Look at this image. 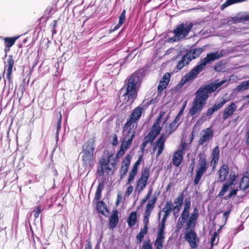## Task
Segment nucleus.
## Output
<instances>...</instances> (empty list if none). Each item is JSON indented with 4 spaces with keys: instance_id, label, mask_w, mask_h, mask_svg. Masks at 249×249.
<instances>
[{
    "instance_id": "nucleus-26",
    "label": "nucleus",
    "mask_w": 249,
    "mask_h": 249,
    "mask_svg": "<svg viewBox=\"0 0 249 249\" xmlns=\"http://www.w3.org/2000/svg\"><path fill=\"white\" fill-rule=\"evenodd\" d=\"M119 222L118 213L117 211H113L109 217V228L113 229L117 226Z\"/></svg>"
},
{
    "instance_id": "nucleus-28",
    "label": "nucleus",
    "mask_w": 249,
    "mask_h": 249,
    "mask_svg": "<svg viewBox=\"0 0 249 249\" xmlns=\"http://www.w3.org/2000/svg\"><path fill=\"white\" fill-rule=\"evenodd\" d=\"M229 173V167L226 164L223 165L219 170V181H224Z\"/></svg>"
},
{
    "instance_id": "nucleus-1",
    "label": "nucleus",
    "mask_w": 249,
    "mask_h": 249,
    "mask_svg": "<svg viewBox=\"0 0 249 249\" xmlns=\"http://www.w3.org/2000/svg\"><path fill=\"white\" fill-rule=\"evenodd\" d=\"M227 80H223L216 83H209L201 86L196 92V96L194 99L192 106L189 110L191 116L199 114L203 109L208 98L209 93H211L226 82Z\"/></svg>"
},
{
    "instance_id": "nucleus-56",
    "label": "nucleus",
    "mask_w": 249,
    "mask_h": 249,
    "mask_svg": "<svg viewBox=\"0 0 249 249\" xmlns=\"http://www.w3.org/2000/svg\"><path fill=\"white\" fill-rule=\"evenodd\" d=\"M230 212L231 211L229 210L224 212V213H223V219L225 220V222L227 221L228 217L229 216Z\"/></svg>"
},
{
    "instance_id": "nucleus-64",
    "label": "nucleus",
    "mask_w": 249,
    "mask_h": 249,
    "mask_svg": "<svg viewBox=\"0 0 249 249\" xmlns=\"http://www.w3.org/2000/svg\"><path fill=\"white\" fill-rule=\"evenodd\" d=\"M184 110V108L182 107L179 111L178 114L180 115V116H181L183 113Z\"/></svg>"
},
{
    "instance_id": "nucleus-39",
    "label": "nucleus",
    "mask_w": 249,
    "mask_h": 249,
    "mask_svg": "<svg viewBox=\"0 0 249 249\" xmlns=\"http://www.w3.org/2000/svg\"><path fill=\"white\" fill-rule=\"evenodd\" d=\"M129 147L127 144L121 143L120 149L116 154V158H120L124 155V151L128 149Z\"/></svg>"
},
{
    "instance_id": "nucleus-7",
    "label": "nucleus",
    "mask_w": 249,
    "mask_h": 249,
    "mask_svg": "<svg viewBox=\"0 0 249 249\" xmlns=\"http://www.w3.org/2000/svg\"><path fill=\"white\" fill-rule=\"evenodd\" d=\"M209 164L206 159L204 157L199 158L196 166V174L194 179V184H198L204 173L207 171Z\"/></svg>"
},
{
    "instance_id": "nucleus-3",
    "label": "nucleus",
    "mask_w": 249,
    "mask_h": 249,
    "mask_svg": "<svg viewBox=\"0 0 249 249\" xmlns=\"http://www.w3.org/2000/svg\"><path fill=\"white\" fill-rule=\"evenodd\" d=\"M140 74L139 72H134L131 74L127 84L124 85L119 91L120 94L124 97L128 104H131L137 96L140 81Z\"/></svg>"
},
{
    "instance_id": "nucleus-35",
    "label": "nucleus",
    "mask_w": 249,
    "mask_h": 249,
    "mask_svg": "<svg viewBox=\"0 0 249 249\" xmlns=\"http://www.w3.org/2000/svg\"><path fill=\"white\" fill-rule=\"evenodd\" d=\"M17 37L11 38V37H5L4 40V43L5 44V52H6L9 50V48L11 47L15 43Z\"/></svg>"
},
{
    "instance_id": "nucleus-24",
    "label": "nucleus",
    "mask_w": 249,
    "mask_h": 249,
    "mask_svg": "<svg viewBox=\"0 0 249 249\" xmlns=\"http://www.w3.org/2000/svg\"><path fill=\"white\" fill-rule=\"evenodd\" d=\"M183 154L181 153L180 151H176L172 158L173 164L177 166L178 167L182 162Z\"/></svg>"
},
{
    "instance_id": "nucleus-62",
    "label": "nucleus",
    "mask_w": 249,
    "mask_h": 249,
    "mask_svg": "<svg viewBox=\"0 0 249 249\" xmlns=\"http://www.w3.org/2000/svg\"><path fill=\"white\" fill-rule=\"evenodd\" d=\"M181 117V116L180 115L177 114L173 121L177 124L180 120Z\"/></svg>"
},
{
    "instance_id": "nucleus-57",
    "label": "nucleus",
    "mask_w": 249,
    "mask_h": 249,
    "mask_svg": "<svg viewBox=\"0 0 249 249\" xmlns=\"http://www.w3.org/2000/svg\"><path fill=\"white\" fill-rule=\"evenodd\" d=\"M195 160L193 159L192 160L191 163H190V164L189 165V169H190V173H193V172L194 171V167H195Z\"/></svg>"
},
{
    "instance_id": "nucleus-27",
    "label": "nucleus",
    "mask_w": 249,
    "mask_h": 249,
    "mask_svg": "<svg viewBox=\"0 0 249 249\" xmlns=\"http://www.w3.org/2000/svg\"><path fill=\"white\" fill-rule=\"evenodd\" d=\"M178 125L179 124H177L176 123L173 121L169 124L168 126L167 125H165L162 131V134H165V135L168 137V136L177 128Z\"/></svg>"
},
{
    "instance_id": "nucleus-19",
    "label": "nucleus",
    "mask_w": 249,
    "mask_h": 249,
    "mask_svg": "<svg viewBox=\"0 0 249 249\" xmlns=\"http://www.w3.org/2000/svg\"><path fill=\"white\" fill-rule=\"evenodd\" d=\"M14 64V59L12 58V56L10 55L7 60V65L5 66V69L7 67L5 74L6 78L8 80L9 85L12 84V73Z\"/></svg>"
},
{
    "instance_id": "nucleus-8",
    "label": "nucleus",
    "mask_w": 249,
    "mask_h": 249,
    "mask_svg": "<svg viewBox=\"0 0 249 249\" xmlns=\"http://www.w3.org/2000/svg\"><path fill=\"white\" fill-rule=\"evenodd\" d=\"M83 161L84 166L87 168L91 166L93 161V154L94 148L92 142H87L83 146Z\"/></svg>"
},
{
    "instance_id": "nucleus-6",
    "label": "nucleus",
    "mask_w": 249,
    "mask_h": 249,
    "mask_svg": "<svg viewBox=\"0 0 249 249\" xmlns=\"http://www.w3.org/2000/svg\"><path fill=\"white\" fill-rule=\"evenodd\" d=\"M136 127L137 126H134V124L126 123L123 127L122 143L130 146L135 135Z\"/></svg>"
},
{
    "instance_id": "nucleus-2",
    "label": "nucleus",
    "mask_w": 249,
    "mask_h": 249,
    "mask_svg": "<svg viewBox=\"0 0 249 249\" xmlns=\"http://www.w3.org/2000/svg\"><path fill=\"white\" fill-rule=\"evenodd\" d=\"M191 205L190 198H185L183 211L176 226L178 230H180L184 224H186V231L195 228L199 216V210L197 207L194 208L193 212L190 215Z\"/></svg>"
},
{
    "instance_id": "nucleus-31",
    "label": "nucleus",
    "mask_w": 249,
    "mask_h": 249,
    "mask_svg": "<svg viewBox=\"0 0 249 249\" xmlns=\"http://www.w3.org/2000/svg\"><path fill=\"white\" fill-rule=\"evenodd\" d=\"M249 20V15H237L234 18H231V20H229L228 22H231L233 23H238L243 21Z\"/></svg>"
},
{
    "instance_id": "nucleus-42",
    "label": "nucleus",
    "mask_w": 249,
    "mask_h": 249,
    "mask_svg": "<svg viewBox=\"0 0 249 249\" xmlns=\"http://www.w3.org/2000/svg\"><path fill=\"white\" fill-rule=\"evenodd\" d=\"M148 229V228L146 227H143L142 229H141L139 233L137 235V239L139 240L140 242L142 241L144 235L147 233Z\"/></svg>"
},
{
    "instance_id": "nucleus-38",
    "label": "nucleus",
    "mask_w": 249,
    "mask_h": 249,
    "mask_svg": "<svg viewBox=\"0 0 249 249\" xmlns=\"http://www.w3.org/2000/svg\"><path fill=\"white\" fill-rule=\"evenodd\" d=\"M104 184L103 182H101L98 184L96 191L94 199L96 200H99V199H100L101 197L102 191L104 189Z\"/></svg>"
},
{
    "instance_id": "nucleus-41",
    "label": "nucleus",
    "mask_w": 249,
    "mask_h": 249,
    "mask_svg": "<svg viewBox=\"0 0 249 249\" xmlns=\"http://www.w3.org/2000/svg\"><path fill=\"white\" fill-rule=\"evenodd\" d=\"M248 89H249V80L242 82L237 87L238 91L245 90Z\"/></svg>"
},
{
    "instance_id": "nucleus-12",
    "label": "nucleus",
    "mask_w": 249,
    "mask_h": 249,
    "mask_svg": "<svg viewBox=\"0 0 249 249\" xmlns=\"http://www.w3.org/2000/svg\"><path fill=\"white\" fill-rule=\"evenodd\" d=\"M223 56L221 53L218 52L208 53L205 57L201 59L198 65L204 70L207 64L210 63L216 60L219 59Z\"/></svg>"
},
{
    "instance_id": "nucleus-34",
    "label": "nucleus",
    "mask_w": 249,
    "mask_h": 249,
    "mask_svg": "<svg viewBox=\"0 0 249 249\" xmlns=\"http://www.w3.org/2000/svg\"><path fill=\"white\" fill-rule=\"evenodd\" d=\"M234 181L235 178L232 179L230 182L224 184L222 186L218 196L221 197L223 196L228 190L229 187L234 184Z\"/></svg>"
},
{
    "instance_id": "nucleus-14",
    "label": "nucleus",
    "mask_w": 249,
    "mask_h": 249,
    "mask_svg": "<svg viewBox=\"0 0 249 249\" xmlns=\"http://www.w3.org/2000/svg\"><path fill=\"white\" fill-rule=\"evenodd\" d=\"M213 137V130L212 127H209L204 129L202 131L201 136L198 141L199 145H202L205 143L209 142Z\"/></svg>"
},
{
    "instance_id": "nucleus-36",
    "label": "nucleus",
    "mask_w": 249,
    "mask_h": 249,
    "mask_svg": "<svg viewBox=\"0 0 249 249\" xmlns=\"http://www.w3.org/2000/svg\"><path fill=\"white\" fill-rule=\"evenodd\" d=\"M97 210L98 212L103 214H105V212H107L106 204L103 201H99L97 203Z\"/></svg>"
},
{
    "instance_id": "nucleus-11",
    "label": "nucleus",
    "mask_w": 249,
    "mask_h": 249,
    "mask_svg": "<svg viewBox=\"0 0 249 249\" xmlns=\"http://www.w3.org/2000/svg\"><path fill=\"white\" fill-rule=\"evenodd\" d=\"M149 177V170L145 168L142 172L141 177L137 181L136 189L139 193L142 192L146 187Z\"/></svg>"
},
{
    "instance_id": "nucleus-37",
    "label": "nucleus",
    "mask_w": 249,
    "mask_h": 249,
    "mask_svg": "<svg viewBox=\"0 0 249 249\" xmlns=\"http://www.w3.org/2000/svg\"><path fill=\"white\" fill-rule=\"evenodd\" d=\"M173 207L172 202L168 201L163 208L162 212H164V214L169 215L171 212L173 211Z\"/></svg>"
},
{
    "instance_id": "nucleus-10",
    "label": "nucleus",
    "mask_w": 249,
    "mask_h": 249,
    "mask_svg": "<svg viewBox=\"0 0 249 249\" xmlns=\"http://www.w3.org/2000/svg\"><path fill=\"white\" fill-rule=\"evenodd\" d=\"M203 70L197 64L182 78L179 83L180 87L183 86L188 82L194 80L196 78L197 75Z\"/></svg>"
},
{
    "instance_id": "nucleus-58",
    "label": "nucleus",
    "mask_w": 249,
    "mask_h": 249,
    "mask_svg": "<svg viewBox=\"0 0 249 249\" xmlns=\"http://www.w3.org/2000/svg\"><path fill=\"white\" fill-rule=\"evenodd\" d=\"M215 112L214 110L213 109V108L212 107L211 108H209L207 110L206 115L207 116H211Z\"/></svg>"
},
{
    "instance_id": "nucleus-9",
    "label": "nucleus",
    "mask_w": 249,
    "mask_h": 249,
    "mask_svg": "<svg viewBox=\"0 0 249 249\" xmlns=\"http://www.w3.org/2000/svg\"><path fill=\"white\" fill-rule=\"evenodd\" d=\"M194 229L191 228L186 230L183 236L184 240L189 243L190 247L192 249L197 248L199 242L197 233Z\"/></svg>"
},
{
    "instance_id": "nucleus-47",
    "label": "nucleus",
    "mask_w": 249,
    "mask_h": 249,
    "mask_svg": "<svg viewBox=\"0 0 249 249\" xmlns=\"http://www.w3.org/2000/svg\"><path fill=\"white\" fill-rule=\"evenodd\" d=\"M125 10H124L119 17V20L118 23L122 25L124 23L125 20Z\"/></svg>"
},
{
    "instance_id": "nucleus-46",
    "label": "nucleus",
    "mask_w": 249,
    "mask_h": 249,
    "mask_svg": "<svg viewBox=\"0 0 249 249\" xmlns=\"http://www.w3.org/2000/svg\"><path fill=\"white\" fill-rule=\"evenodd\" d=\"M61 120H62V116H61V113H60L59 117V119L57 121V124H56V137H58V134H59V132L61 128Z\"/></svg>"
},
{
    "instance_id": "nucleus-13",
    "label": "nucleus",
    "mask_w": 249,
    "mask_h": 249,
    "mask_svg": "<svg viewBox=\"0 0 249 249\" xmlns=\"http://www.w3.org/2000/svg\"><path fill=\"white\" fill-rule=\"evenodd\" d=\"M112 155L104 157L100 160V167L98 169L97 172L99 176H103L105 172L108 173L111 170L109 163L111 161Z\"/></svg>"
},
{
    "instance_id": "nucleus-32",
    "label": "nucleus",
    "mask_w": 249,
    "mask_h": 249,
    "mask_svg": "<svg viewBox=\"0 0 249 249\" xmlns=\"http://www.w3.org/2000/svg\"><path fill=\"white\" fill-rule=\"evenodd\" d=\"M137 221V212H131L127 219L128 225L132 227L136 224Z\"/></svg>"
},
{
    "instance_id": "nucleus-22",
    "label": "nucleus",
    "mask_w": 249,
    "mask_h": 249,
    "mask_svg": "<svg viewBox=\"0 0 249 249\" xmlns=\"http://www.w3.org/2000/svg\"><path fill=\"white\" fill-rule=\"evenodd\" d=\"M169 216V215L164 214V216L158 227V232L157 236L160 237V238L164 240L165 239V233H164V229H165V223L166 222V220L167 218Z\"/></svg>"
},
{
    "instance_id": "nucleus-63",
    "label": "nucleus",
    "mask_w": 249,
    "mask_h": 249,
    "mask_svg": "<svg viewBox=\"0 0 249 249\" xmlns=\"http://www.w3.org/2000/svg\"><path fill=\"white\" fill-rule=\"evenodd\" d=\"M122 26V24H120L119 23H118V24L114 27V28L112 30V32H114L115 31H116L118 30L121 26Z\"/></svg>"
},
{
    "instance_id": "nucleus-25",
    "label": "nucleus",
    "mask_w": 249,
    "mask_h": 249,
    "mask_svg": "<svg viewBox=\"0 0 249 249\" xmlns=\"http://www.w3.org/2000/svg\"><path fill=\"white\" fill-rule=\"evenodd\" d=\"M204 49L202 48H197L192 49L188 51L186 54L191 59V60L198 57L203 52Z\"/></svg>"
},
{
    "instance_id": "nucleus-40",
    "label": "nucleus",
    "mask_w": 249,
    "mask_h": 249,
    "mask_svg": "<svg viewBox=\"0 0 249 249\" xmlns=\"http://www.w3.org/2000/svg\"><path fill=\"white\" fill-rule=\"evenodd\" d=\"M245 1V0H227L221 5V8L224 9L231 4L240 3Z\"/></svg>"
},
{
    "instance_id": "nucleus-4",
    "label": "nucleus",
    "mask_w": 249,
    "mask_h": 249,
    "mask_svg": "<svg viewBox=\"0 0 249 249\" xmlns=\"http://www.w3.org/2000/svg\"><path fill=\"white\" fill-rule=\"evenodd\" d=\"M164 114L165 112L163 111L160 112L148 135L144 138L141 145V149L143 151L144 149L149 142H153L160 132L161 127L160 126V123Z\"/></svg>"
},
{
    "instance_id": "nucleus-23",
    "label": "nucleus",
    "mask_w": 249,
    "mask_h": 249,
    "mask_svg": "<svg viewBox=\"0 0 249 249\" xmlns=\"http://www.w3.org/2000/svg\"><path fill=\"white\" fill-rule=\"evenodd\" d=\"M240 190L246 193H249V173H245L242 177L239 184Z\"/></svg>"
},
{
    "instance_id": "nucleus-29",
    "label": "nucleus",
    "mask_w": 249,
    "mask_h": 249,
    "mask_svg": "<svg viewBox=\"0 0 249 249\" xmlns=\"http://www.w3.org/2000/svg\"><path fill=\"white\" fill-rule=\"evenodd\" d=\"M191 61V59L186 53L182 57L181 60L178 62L177 65V69L178 70H181L185 66L187 65Z\"/></svg>"
},
{
    "instance_id": "nucleus-17",
    "label": "nucleus",
    "mask_w": 249,
    "mask_h": 249,
    "mask_svg": "<svg viewBox=\"0 0 249 249\" xmlns=\"http://www.w3.org/2000/svg\"><path fill=\"white\" fill-rule=\"evenodd\" d=\"M184 195L183 193H181L175 199L173 208V213L175 216H177L182 205Z\"/></svg>"
},
{
    "instance_id": "nucleus-52",
    "label": "nucleus",
    "mask_w": 249,
    "mask_h": 249,
    "mask_svg": "<svg viewBox=\"0 0 249 249\" xmlns=\"http://www.w3.org/2000/svg\"><path fill=\"white\" fill-rule=\"evenodd\" d=\"M237 189H234L231 191L227 196L225 197V199L227 200L228 198L231 197L232 196L236 195L237 193Z\"/></svg>"
},
{
    "instance_id": "nucleus-45",
    "label": "nucleus",
    "mask_w": 249,
    "mask_h": 249,
    "mask_svg": "<svg viewBox=\"0 0 249 249\" xmlns=\"http://www.w3.org/2000/svg\"><path fill=\"white\" fill-rule=\"evenodd\" d=\"M168 84V83H167L166 82L163 81L162 80H160V82L159 85L158 87V91L160 92L162 91L164 89L166 88Z\"/></svg>"
},
{
    "instance_id": "nucleus-30",
    "label": "nucleus",
    "mask_w": 249,
    "mask_h": 249,
    "mask_svg": "<svg viewBox=\"0 0 249 249\" xmlns=\"http://www.w3.org/2000/svg\"><path fill=\"white\" fill-rule=\"evenodd\" d=\"M156 201L157 198L156 197H153L149 200L145 208L144 213L151 214L155 207Z\"/></svg>"
},
{
    "instance_id": "nucleus-54",
    "label": "nucleus",
    "mask_w": 249,
    "mask_h": 249,
    "mask_svg": "<svg viewBox=\"0 0 249 249\" xmlns=\"http://www.w3.org/2000/svg\"><path fill=\"white\" fill-rule=\"evenodd\" d=\"M118 143V138L116 134L112 136V144L114 146L117 145Z\"/></svg>"
},
{
    "instance_id": "nucleus-15",
    "label": "nucleus",
    "mask_w": 249,
    "mask_h": 249,
    "mask_svg": "<svg viewBox=\"0 0 249 249\" xmlns=\"http://www.w3.org/2000/svg\"><path fill=\"white\" fill-rule=\"evenodd\" d=\"M143 112V107L141 106H139L133 110L130 117L127 120L126 123H129L131 124H134V126H137V123L139 120Z\"/></svg>"
},
{
    "instance_id": "nucleus-59",
    "label": "nucleus",
    "mask_w": 249,
    "mask_h": 249,
    "mask_svg": "<svg viewBox=\"0 0 249 249\" xmlns=\"http://www.w3.org/2000/svg\"><path fill=\"white\" fill-rule=\"evenodd\" d=\"M216 236V232H214V234L213 235V236L211 237V243L212 246L214 244V242Z\"/></svg>"
},
{
    "instance_id": "nucleus-61",
    "label": "nucleus",
    "mask_w": 249,
    "mask_h": 249,
    "mask_svg": "<svg viewBox=\"0 0 249 249\" xmlns=\"http://www.w3.org/2000/svg\"><path fill=\"white\" fill-rule=\"evenodd\" d=\"M246 143L249 145V130L247 131L246 136Z\"/></svg>"
},
{
    "instance_id": "nucleus-33",
    "label": "nucleus",
    "mask_w": 249,
    "mask_h": 249,
    "mask_svg": "<svg viewBox=\"0 0 249 249\" xmlns=\"http://www.w3.org/2000/svg\"><path fill=\"white\" fill-rule=\"evenodd\" d=\"M212 160L211 163L216 164L219 160V147L218 146L215 147L213 150L212 153Z\"/></svg>"
},
{
    "instance_id": "nucleus-60",
    "label": "nucleus",
    "mask_w": 249,
    "mask_h": 249,
    "mask_svg": "<svg viewBox=\"0 0 249 249\" xmlns=\"http://www.w3.org/2000/svg\"><path fill=\"white\" fill-rule=\"evenodd\" d=\"M138 167L136 165H133L132 168L130 172L132 173L137 174Z\"/></svg>"
},
{
    "instance_id": "nucleus-49",
    "label": "nucleus",
    "mask_w": 249,
    "mask_h": 249,
    "mask_svg": "<svg viewBox=\"0 0 249 249\" xmlns=\"http://www.w3.org/2000/svg\"><path fill=\"white\" fill-rule=\"evenodd\" d=\"M150 215V213H145L143 218L144 227L148 228L149 218Z\"/></svg>"
},
{
    "instance_id": "nucleus-43",
    "label": "nucleus",
    "mask_w": 249,
    "mask_h": 249,
    "mask_svg": "<svg viewBox=\"0 0 249 249\" xmlns=\"http://www.w3.org/2000/svg\"><path fill=\"white\" fill-rule=\"evenodd\" d=\"M44 210V207L40 205L37 206L35 210L33 211L34 216L35 218H37L39 217L40 213Z\"/></svg>"
},
{
    "instance_id": "nucleus-16",
    "label": "nucleus",
    "mask_w": 249,
    "mask_h": 249,
    "mask_svg": "<svg viewBox=\"0 0 249 249\" xmlns=\"http://www.w3.org/2000/svg\"><path fill=\"white\" fill-rule=\"evenodd\" d=\"M167 137L162 133L160 138L155 142L153 144V151L155 152L158 149L157 157H159L163 152L164 148V143L167 139Z\"/></svg>"
},
{
    "instance_id": "nucleus-53",
    "label": "nucleus",
    "mask_w": 249,
    "mask_h": 249,
    "mask_svg": "<svg viewBox=\"0 0 249 249\" xmlns=\"http://www.w3.org/2000/svg\"><path fill=\"white\" fill-rule=\"evenodd\" d=\"M187 147V143L183 142L181 144L180 148L177 151H180L183 154H184V151Z\"/></svg>"
},
{
    "instance_id": "nucleus-48",
    "label": "nucleus",
    "mask_w": 249,
    "mask_h": 249,
    "mask_svg": "<svg viewBox=\"0 0 249 249\" xmlns=\"http://www.w3.org/2000/svg\"><path fill=\"white\" fill-rule=\"evenodd\" d=\"M152 189H151L148 192L146 196L141 200V205H142L145 203L147 200L149 199L152 194Z\"/></svg>"
},
{
    "instance_id": "nucleus-55",
    "label": "nucleus",
    "mask_w": 249,
    "mask_h": 249,
    "mask_svg": "<svg viewBox=\"0 0 249 249\" xmlns=\"http://www.w3.org/2000/svg\"><path fill=\"white\" fill-rule=\"evenodd\" d=\"M133 187L131 185H130L127 188V189L125 193V196H126L128 197L130 196V195L132 193V192H133Z\"/></svg>"
},
{
    "instance_id": "nucleus-21",
    "label": "nucleus",
    "mask_w": 249,
    "mask_h": 249,
    "mask_svg": "<svg viewBox=\"0 0 249 249\" xmlns=\"http://www.w3.org/2000/svg\"><path fill=\"white\" fill-rule=\"evenodd\" d=\"M130 163V156L127 155L123 161L120 169V174L121 179L123 178L126 174Z\"/></svg>"
},
{
    "instance_id": "nucleus-50",
    "label": "nucleus",
    "mask_w": 249,
    "mask_h": 249,
    "mask_svg": "<svg viewBox=\"0 0 249 249\" xmlns=\"http://www.w3.org/2000/svg\"><path fill=\"white\" fill-rule=\"evenodd\" d=\"M136 175L137 174L129 172L128 179L126 184H130L131 182L134 179Z\"/></svg>"
},
{
    "instance_id": "nucleus-20",
    "label": "nucleus",
    "mask_w": 249,
    "mask_h": 249,
    "mask_svg": "<svg viewBox=\"0 0 249 249\" xmlns=\"http://www.w3.org/2000/svg\"><path fill=\"white\" fill-rule=\"evenodd\" d=\"M237 106L234 102H231L225 108L223 113V119L227 120L232 116L236 110Z\"/></svg>"
},
{
    "instance_id": "nucleus-18",
    "label": "nucleus",
    "mask_w": 249,
    "mask_h": 249,
    "mask_svg": "<svg viewBox=\"0 0 249 249\" xmlns=\"http://www.w3.org/2000/svg\"><path fill=\"white\" fill-rule=\"evenodd\" d=\"M164 240L157 236L155 241L154 242V246L156 249H162ZM142 249H153L152 245L148 242L144 241Z\"/></svg>"
},
{
    "instance_id": "nucleus-51",
    "label": "nucleus",
    "mask_w": 249,
    "mask_h": 249,
    "mask_svg": "<svg viewBox=\"0 0 249 249\" xmlns=\"http://www.w3.org/2000/svg\"><path fill=\"white\" fill-rule=\"evenodd\" d=\"M170 74L169 73H166L162 77L161 80L169 83L170 78Z\"/></svg>"
},
{
    "instance_id": "nucleus-5",
    "label": "nucleus",
    "mask_w": 249,
    "mask_h": 249,
    "mask_svg": "<svg viewBox=\"0 0 249 249\" xmlns=\"http://www.w3.org/2000/svg\"><path fill=\"white\" fill-rule=\"evenodd\" d=\"M194 24L189 21L177 26L174 30L175 36L169 39L170 42H175L185 38L192 30Z\"/></svg>"
},
{
    "instance_id": "nucleus-44",
    "label": "nucleus",
    "mask_w": 249,
    "mask_h": 249,
    "mask_svg": "<svg viewBox=\"0 0 249 249\" xmlns=\"http://www.w3.org/2000/svg\"><path fill=\"white\" fill-rule=\"evenodd\" d=\"M227 102V100L224 99L220 103L214 104L212 107L213 108L215 111H216L217 110L221 108L224 106V105Z\"/></svg>"
}]
</instances>
